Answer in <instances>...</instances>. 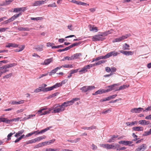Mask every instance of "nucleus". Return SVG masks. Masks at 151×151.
Listing matches in <instances>:
<instances>
[{"mask_svg":"<svg viewBox=\"0 0 151 151\" xmlns=\"http://www.w3.org/2000/svg\"><path fill=\"white\" fill-rule=\"evenodd\" d=\"M9 29L8 28H0V32H5L7 29Z\"/></svg>","mask_w":151,"mask_h":151,"instance_id":"69168bd1","label":"nucleus"},{"mask_svg":"<svg viewBox=\"0 0 151 151\" xmlns=\"http://www.w3.org/2000/svg\"><path fill=\"white\" fill-rule=\"evenodd\" d=\"M15 132H14V133L11 132L9 134L7 135L8 140H10L11 139V137L12 135H13L14 134H15Z\"/></svg>","mask_w":151,"mask_h":151,"instance_id":"5fc2aeb1","label":"nucleus"},{"mask_svg":"<svg viewBox=\"0 0 151 151\" xmlns=\"http://www.w3.org/2000/svg\"><path fill=\"white\" fill-rule=\"evenodd\" d=\"M25 47V46L24 45H22L21 47H19V49H16L15 50V52H19L22 51V50H24Z\"/></svg>","mask_w":151,"mask_h":151,"instance_id":"37998d69","label":"nucleus"},{"mask_svg":"<svg viewBox=\"0 0 151 151\" xmlns=\"http://www.w3.org/2000/svg\"><path fill=\"white\" fill-rule=\"evenodd\" d=\"M43 19V18L42 17H37L36 18L31 17V19L32 20H35L36 21L41 20Z\"/></svg>","mask_w":151,"mask_h":151,"instance_id":"ea45409f","label":"nucleus"},{"mask_svg":"<svg viewBox=\"0 0 151 151\" xmlns=\"http://www.w3.org/2000/svg\"><path fill=\"white\" fill-rule=\"evenodd\" d=\"M12 75V73H11L8 74L6 75L3 77L4 78H8L11 77Z\"/></svg>","mask_w":151,"mask_h":151,"instance_id":"603ef678","label":"nucleus"},{"mask_svg":"<svg viewBox=\"0 0 151 151\" xmlns=\"http://www.w3.org/2000/svg\"><path fill=\"white\" fill-rule=\"evenodd\" d=\"M58 94V93H55L54 94H52L51 95H50L48 96L47 97L48 99H51L52 97H54L55 96H56Z\"/></svg>","mask_w":151,"mask_h":151,"instance_id":"8fccbe9b","label":"nucleus"},{"mask_svg":"<svg viewBox=\"0 0 151 151\" xmlns=\"http://www.w3.org/2000/svg\"><path fill=\"white\" fill-rule=\"evenodd\" d=\"M129 37V35L127 34L125 35H123L120 37V40L122 41L125 39H126L128 37Z\"/></svg>","mask_w":151,"mask_h":151,"instance_id":"79ce46f5","label":"nucleus"},{"mask_svg":"<svg viewBox=\"0 0 151 151\" xmlns=\"http://www.w3.org/2000/svg\"><path fill=\"white\" fill-rule=\"evenodd\" d=\"M17 64L15 63H11L9 64H7L8 68L12 67L16 65Z\"/></svg>","mask_w":151,"mask_h":151,"instance_id":"13d9d810","label":"nucleus"},{"mask_svg":"<svg viewBox=\"0 0 151 151\" xmlns=\"http://www.w3.org/2000/svg\"><path fill=\"white\" fill-rule=\"evenodd\" d=\"M42 145L41 143H39L37 145H36L34 147L35 148H37L42 147Z\"/></svg>","mask_w":151,"mask_h":151,"instance_id":"338daca9","label":"nucleus"},{"mask_svg":"<svg viewBox=\"0 0 151 151\" xmlns=\"http://www.w3.org/2000/svg\"><path fill=\"white\" fill-rule=\"evenodd\" d=\"M27 9L26 7H23L21 8H14L13 10V12H18L22 13V12H24Z\"/></svg>","mask_w":151,"mask_h":151,"instance_id":"1a4fd4ad","label":"nucleus"},{"mask_svg":"<svg viewBox=\"0 0 151 151\" xmlns=\"http://www.w3.org/2000/svg\"><path fill=\"white\" fill-rule=\"evenodd\" d=\"M129 85H123L120 86L119 88H116V90H115V91L123 90L126 88H128L129 87Z\"/></svg>","mask_w":151,"mask_h":151,"instance_id":"f3484780","label":"nucleus"},{"mask_svg":"<svg viewBox=\"0 0 151 151\" xmlns=\"http://www.w3.org/2000/svg\"><path fill=\"white\" fill-rule=\"evenodd\" d=\"M22 14L21 12L20 13H19L18 14H16L14 15L12 17H11L10 18L12 22V21L15 19L16 18L18 17L20 15H21Z\"/></svg>","mask_w":151,"mask_h":151,"instance_id":"412c9836","label":"nucleus"},{"mask_svg":"<svg viewBox=\"0 0 151 151\" xmlns=\"http://www.w3.org/2000/svg\"><path fill=\"white\" fill-rule=\"evenodd\" d=\"M21 119L20 117H18L17 118H14L12 119L9 120V124H10L11 122L18 121Z\"/></svg>","mask_w":151,"mask_h":151,"instance_id":"4c0bfd02","label":"nucleus"},{"mask_svg":"<svg viewBox=\"0 0 151 151\" xmlns=\"http://www.w3.org/2000/svg\"><path fill=\"white\" fill-rule=\"evenodd\" d=\"M54 86L55 88H57L61 86H62V83H57Z\"/></svg>","mask_w":151,"mask_h":151,"instance_id":"052dcab7","label":"nucleus"},{"mask_svg":"<svg viewBox=\"0 0 151 151\" xmlns=\"http://www.w3.org/2000/svg\"><path fill=\"white\" fill-rule=\"evenodd\" d=\"M79 69H77L72 70H70V72H71V74H73L77 73L78 72V70Z\"/></svg>","mask_w":151,"mask_h":151,"instance_id":"bf43d9fd","label":"nucleus"},{"mask_svg":"<svg viewBox=\"0 0 151 151\" xmlns=\"http://www.w3.org/2000/svg\"><path fill=\"white\" fill-rule=\"evenodd\" d=\"M151 134V132L150 131V130L148 131H145L144 132L143 135L144 136H147V135H150Z\"/></svg>","mask_w":151,"mask_h":151,"instance_id":"09e8293b","label":"nucleus"},{"mask_svg":"<svg viewBox=\"0 0 151 151\" xmlns=\"http://www.w3.org/2000/svg\"><path fill=\"white\" fill-rule=\"evenodd\" d=\"M120 52L121 53L123 54L126 55H132L134 54V52L131 51H124L123 50H121L120 51Z\"/></svg>","mask_w":151,"mask_h":151,"instance_id":"4468645a","label":"nucleus"},{"mask_svg":"<svg viewBox=\"0 0 151 151\" xmlns=\"http://www.w3.org/2000/svg\"><path fill=\"white\" fill-rule=\"evenodd\" d=\"M66 60H73L72 56H71L70 57L66 56L63 59L61 60L60 61H64Z\"/></svg>","mask_w":151,"mask_h":151,"instance_id":"58836bf2","label":"nucleus"},{"mask_svg":"<svg viewBox=\"0 0 151 151\" xmlns=\"http://www.w3.org/2000/svg\"><path fill=\"white\" fill-rule=\"evenodd\" d=\"M121 41V40H120V38L119 37L115 38V39L112 42L113 43H115L117 42H119Z\"/></svg>","mask_w":151,"mask_h":151,"instance_id":"680f3d73","label":"nucleus"},{"mask_svg":"<svg viewBox=\"0 0 151 151\" xmlns=\"http://www.w3.org/2000/svg\"><path fill=\"white\" fill-rule=\"evenodd\" d=\"M51 127H47L44 129L42 130L40 132H37V134H41V133H43L45 132L46 131H47L49 129H50L51 128Z\"/></svg>","mask_w":151,"mask_h":151,"instance_id":"f704fd0d","label":"nucleus"},{"mask_svg":"<svg viewBox=\"0 0 151 151\" xmlns=\"http://www.w3.org/2000/svg\"><path fill=\"white\" fill-rule=\"evenodd\" d=\"M37 132H38V131H34L32 132H31V133H28L26 135V137H28L31 136H32V135L34 134H35L36 133H37Z\"/></svg>","mask_w":151,"mask_h":151,"instance_id":"a18cd8bd","label":"nucleus"},{"mask_svg":"<svg viewBox=\"0 0 151 151\" xmlns=\"http://www.w3.org/2000/svg\"><path fill=\"white\" fill-rule=\"evenodd\" d=\"M36 142L35 138L29 140L28 141L26 142L25 144L27 145L29 144H31L33 143H35Z\"/></svg>","mask_w":151,"mask_h":151,"instance_id":"7c9ffc66","label":"nucleus"},{"mask_svg":"<svg viewBox=\"0 0 151 151\" xmlns=\"http://www.w3.org/2000/svg\"><path fill=\"white\" fill-rule=\"evenodd\" d=\"M53 61V58H51L49 59L45 60L44 62L42 63L41 64L42 65H47L49 64L50 63Z\"/></svg>","mask_w":151,"mask_h":151,"instance_id":"ddd939ff","label":"nucleus"},{"mask_svg":"<svg viewBox=\"0 0 151 151\" xmlns=\"http://www.w3.org/2000/svg\"><path fill=\"white\" fill-rule=\"evenodd\" d=\"M129 45L127 43H125L123 45V49L124 50H129Z\"/></svg>","mask_w":151,"mask_h":151,"instance_id":"a19ab883","label":"nucleus"},{"mask_svg":"<svg viewBox=\"0 0 151 151\" xmlns=\"http://www.w3.org/2000/svg\"><path fill=\"white\" fill-rule=\"evenodd\" d=\"M73 65L71 64H65L63 65V67L65 68H72L73 67Z\"/></svg>","mask_w":151,"mask_h":151,"instance_id":"c03bdc74","label":"nucleus"},{"mask_svg":"<svg viewBox=\"0 0 151 151\" xmlns=\"http://www.w3.org/2000/svg\"><path fill=\"white\" fill-rule=\"evenodd\" d=\"M12 22V21L11 19H10V18L9 19H7V20H6V21H4V22H3V24H7L8 23H9Z\"/></svg>","mask_w":151,"mask_h":151,"instance_id":"6e6d98bb","label":"nucleus"},{"mask_svg":"<svg viewBox=\"0 0 151 151\" xmlns=\"http://www.w3.org/2000/svg\"><path fill=\"white\" fill-rule=\"evenodd\" d=\"M111 108H109L107 110L103 111L101 113L103 114H106L107 113H109V112H111Z\"/></svg>","mask_w":151,"mask_h":151,"instance_id":"3c124183","label":"nucleus"},{"mask_svg":"<svg viewBox=\"0 0 151 151\" xmlns=\"http://www.w3.org/2000/svg\"><path fill=\"white\" fill-rule=\"evenodd\" d=\"M82 54L81 53H77L75 54L72 56L73 60L79 58L80 56Z\"/></svg>","mask_w":151,"mask_h":151,"instance_id":"aec40b11","label":"nucleus"},{"mask_svg":"<svg viewBox=\"0 0 151 151\" xmlns=\"http://www.w3.org/2000/svg\"><path fill=\"white\" fill-rule=\"evenodd\" d=\"M24 132V129H22L20 131H19L17 132L16 133V134L14 136L15 137H17L19 136H20V135L22 134Z\"/></svg>","mask_w":151,"mask_h":151,"instance_id":"393cba45","label":"nucleus"},{"mask_svg":"<svg viewBox=\"0 0 151 151\" xmlns=\"http://www.w3.org/2000/svg\"><path fill=\"white\" fill-rule=\"evenodd\" d=\"M57 71L55 69V68L53 70H52L50 72L49 75L51 76L52 74H55Z\"/></svg>","mask_w":151,"mask_h":151,"instance_id":"774afa93","label":"nucleus"},{"mask_svg":"<svg viewBox=\"0 0 151 151\" xmlns=\"http://www.w3.org/2000/svg\"><path fill=\"white\" fill-rule=\"evenodd\" d=\"M25 101L21 100L18 102L13 101L12 102L11 104L12 105H17L23 104Z\"/></svg>","mask_w":151,"mask_h":151,"instance_id":"b1692460","label":"nucleus"},{"mask_svg":"<svg viewBox=\"0 0 151 151\" xmlns=\"http://www.w3.org/2000/svg\"><path fill=\"white\" fill-rule=\"evenodd\" d=\"M9 119H8L7 118L0 117V122H5L6 124H9Z\"/></svg>","mask_w":151,"mask_h":151,"instance_id":"c85d7f7f","label":"nucleus"},{"mask_svg":"<svg viewBox=\"0 0 151 151\" xmlns=\"http://www.w3.org/2000/svg\"><path fill=\"white\" fill-rule=\"evenodd\" d=\"M54 88H55L54 86H53L50 87L44 88L43 91H44V92H47L48 91L52 90Z\"/></svg>","mask_w":151,"mask_h":151,"instance_id":"a878e982","label":"nucleus"},{"mask_svg":"<svg viewBox=\"0 0 151 151\" xmlns=\"http://www.w3.org/2000/svg\"><path fill=\"white\" fill-rule=\"evenodd\" d=\"M95 88L94 86H85L80 88L82 92L85 93L88 91H90L93 90Z\"/></svg>","mask_w":151,"mask_h":151,"instance_id":"f03ea898","label":"nucleus"},{"mask_svg":"<svg viewBox=\"0 0 151 151\" xmlns=\"http://www.w3.org/2000/svg\"><path fill=\"white\" fill-rule=\"evenodd\" d=\"M118 136L113 135L111 139H109L108 141L107 142H114V139L118 137Z\"/></svg>","mask_w":151,"mask_h":151,"instance_id":"473e14b6","label":"nucleus"},{"mask_svg":"<svg viewBox=\"0 0 151 151\" xmlns=\"http://www.w3.org/2000/svg\"><path fill=\"white\" fill-rule=\"evenodd\" d=\"M78 5H82V6H89V4H87V3H84V2H81L80 1H79V2Z\"/></svg>","mask_w":151,"mask_h":151,"instance_id":"864d4df0","label":"nucleus"},{"mask_svg":"<svg viewBox=\"0 0 151 151\" xmlns=\"http://www.w3.org/2000/svg\"><path fill=\"white\" fill-rule=\"evenodd\" d=\"M143 110V108H134L130 110V112L132 113H139Z\"/></svg>","mask_w":151,"mask_h":151,"instance_id":"f8f14e48","label":"nucleus"},{"mask_svg":"<svg viewBox=\"0 0 151 151\" xmlns=\"http://www.w3.org/2000/svg\"><path fill=\"white\" fill-rule=\"evenodd\" d=\"M62 107L65 109V107L69 106L68 103V102H65L61 105Z\"/></svg>","mask_w":151,"mask_h":151,"instance_id":"de8ad7c7","label":"nucleus"},{"mask_svg":"<svg viewBox=\"0 0 151 151\" xmlns=\"http://www.w3.org/2000/svg\"><path fill=\"white\" fill-rule=\"evenodd\" d=\"M18 46L19 45L13 43H10L7 44V45L6 46V47L8 48L11 47L16 48L18 47Z\"/></svg>","mask_w":151,"mask_h":151,"instance_id":"2eb2a0df","label":"nucleus"},{"mask_svg":"<svg viewBox=\"0 0 151 151\" xmlns=\"http://www.w3.org/2000/svg\"><path fill=\"white\" fill-rule=\"evenodd\" d=\"M44 47V46L43 45H38L37 47L36 48V49L37 51H41L43 50V48Z\"/></svg>","mask_w":151,"mask_h":151,"instance_id":"e433bc0d","label":"nucleus"},{"mask_svg":"<svg viewBox=\"0 0 151 151\" xmlns=\"http://www.w3.org/2000/svg\"><path fill=\"white\" fill-rule=\"evenodd\" d=\"M119 54V53L116 52L115 51H111L105 55L106 58H108L110 57L113 56L114 57L116 56Z\"/></svg>","mask_w":151,"mask_h":151,"instance_id":"0eeeda50","label":"nucleus"},{"mask_svg":"<svg viewBox=\"0 0 151 151\" xmlns=\"http://www.w3.org/2000/svg\"><path fill=\"white\" fill-rule=\"evenodd\" d=\"M139 124L144 125H148L150 124V122L149 121H147L145 120H140L139 121Z\"/></svg>","mask_w":151,"mask_h":151,"instance_id":"dca6fc26","label":"nucleus"},{"mask_svg":"<svg viewBox=\"0 0 151 151\" xmlns=\"http://www.w3.org/2000/svg\"><path fill=\"white\" fill-rule=\"evenodd\" d=\"M104 93H105L104 90L100 89L96 92L95 93V94L97 95L98 94H100Z\"/></svg>","mask_w":151,"mask_h":151,"instance_id":"c9c22d12","label":"nucleus"},{"mask_svg":"<svg viewBox=\"0 0 151 151\" xmlns=\"http://www.w3.org/2000/svg\"><path fill=\"white\" fill-rule=\"evenodd\" d=\"M47 1V0L37 1L33 3L32 5L34 6H40L42 4H44L45 3H46V1Z\"/></svg>","mask_w":151,"mask_h":151,"instance_id":"9b49d317","label":"nucleus"},{"mask_svg":"<svg viewBox=\"0 0 151 151\" xmlns=\"http://www.w3.org/2000/svg\"><path fill=\"white\" fill-rule=\"evenodd\" d=\"M96 127L93 125L91 126V127H83L82 128L83 129H87V130H92L94 129H96Z\"/></svg>","mask_w":151,"mask_h":151,"instance_id":"2f4dec72","label":"nucleus"},{"mask_svg":"<svg viewBox=\"0 0 151 151\" xmlns=\"http://www.w3.org/2000/svg\"><path fill=\"white\" fill-rule=\"evenodd\" d=\"M81 43V42H79L78 43H75L70 45V46H71V48H72L74 47L77 46H78V45H80Z\"/></svg>","mask_w":151,"mask_h":151,"instance_id":"4d7b16f0","label":"nucleus"},{"mask_svg":"<svg viewBox=\"0 0 151 151\" xmlns=\"http://www.w3.org/2000/svg\"><path fill=\"white\" fill-rule=\"evenodd\" d=\"M119 85L118 84H114L107 86V87L108 88L106 90H104L105 93L111 91L112 90H114L115 91L116 89L114 88L115 86Z\"/></svg>","mask_w":151,"mask_h":151,"instance_id":"9d476101","label":"nucleus"},{"mask_svg":"<svg viewBox=\"0 0 151 151\" xmlns=\"http://www.w3.org/2000/svg\"><path fill=\"white\" fill-rule=\"evenodd\" d=\"M78 100H79V99L78 98H74L72 100L68 101L67 102L68 103L69 105L70 106L72 105L74 103V101H77Z\"/></svg>","mask_w":151,"mask_h":151,"instance_id":"bb28decb","label":"nucleus"},{"mask_svg":"<svg viewBox=\"0 0 151 151\" xmlns=\"http://www.w3.org/2000/svg\"><path fill=\"white\" fill-rule=\"evenodd\" d=\"M100 146L102 147L106 148L107 149H116L118 146V145L115 144V145H110L108 144H101L100 145Z\"/></svg>","mask_w":151,"mask_h":151,"instance_id":"f257e3e1","label":"nucleus"},{"mask_svg":"<svg viewBox=\"0 0 151 151\" xmlns=\"http://www.w3.org/2000/svg\"><path fill=\"white\" fill-rule=\"evenodd\" d=\"M92 67V65H87L85 66L78 71L79 72L80 74H82L87 72V69H90V68Z\"/></svg>","mask_w":151,"mask_h":151,"instance_id":"20e7f679","label":"nucleus"},{"mask_svg":"<svg viewBox=\"0 0 151 151\" xmlns=\"http://www.w3.org/2000/svg\"><path fill=\"white\" fill-rule=\"evenodd\" d=\"M52 110V109L51 108H50L49 109V111H45L44 112H43V110L42 109H40L38 110L37 112V113L38 114V115L39 116H42L43 115H45L47 114H49L50 113V112Z\"/></svg>","mask_w":151,"mask_h":151,"instance_id":"423d86ee","label":"nucleus"},{"mask_svg":"<svg viewBox=\"0 0 151 151\" xmlns=\"http://www.w3.org/2000/svg\"><path fill=\"white\" fill-rule=\"evenodd\" d=\"M90 30L91 31H93L95 32H97L98 31V28L96 27H92L91 25H89Z\"/></svg>","mask_w":151,"mask_h":151,"instance_id":"5701e85b","label":"nucleus"},{"mask_svg":"<svg viewBox=\"0 0 151 151\" xmlns=\"http://www.w3.org/2000/svg\"><path fill=\"white\" fill-rule=\"evenodd\" d=\"M113 31V30L112 29H110V30H108L107 31H106L105 32H104L103 33V35L104 36H106L109 34H111L112 33Z\"/></svg>","mask_w":151,"mask_h":151,"instance_id":"c756f323","label":"nucleus"},{"mask_svg":"<svg viewBox=\"0 0 151 151\" xmlns=\"http://www.w3.org/2000/svg\"><path fill=\"white\" fill-rule=\"evenodd\" d=\"M137 121H135L134 122H127L126 123V124L128 126H132L133 125L135 124L137 125Z\"/></svg>","mask_w":151,"mask_h":151,"instance_id":"cd10ccee","label":"nucleus"},{"mask_svg":"<svg viewBox=\"0 0 151 151\" xmlns=\"http://www.w3.org/2000/svg\"><path fill=\"white\" fill-rule=\"evenodd\" d=\"M106 57L105 56H105H99L96 58V61H98V60H100L101 59H106Z\"/></svg>","mask_w":151,"mask_h":151,"instance_id":"49530a36","label":"nucleus"},{"mask_svg":"<svg viewBox=\"0 0 151 151\" xmlns=\"http://www.w3.org/2000/svg\"><path fill=\"white\" fill-rule=\"evenodd\" d=\"M119 144H123L125 145H128L129 146L130 144H131L132 143V142L130 141L123 140L119 142Z\"/></svg>","mask_w":151,"mask_h":151,"instance_id":"a211bd4d","label":"nucleus"},{"mask_svg":"<svg viewBox=\"0 0 151 151\" xmlns=\"http://www.w3.org/2000/svg\"><path fill=\"white\" fill-rule=\"evenodd\" d=\"M103 35H97L93 36L92 40L93 41H102L104 40L103 37Z\"/></svg>","mask_w":151,"mask_h":151,"instance_id":"39448f33","label":"nucleus"},{"mask_svg":"<svg viewBox=\"0 0 151 151\" xmlns=\"http://www.w3.org/2000/svg\"><path fill=\"white\" fill-rule=\"evenodd\" d=\"M44 88H42V87H39V88L36 89L34 90V92L35 93H38L41 91L44 92L43 90Z\"/></svg>","mask_w":151,"mask_h":151,"instance_id":"72a5a7b5","label":"nucleus"},{"mask_svg":"<svg viewBox=\"0 0 151 151\" xmlns=\"http://www.w3.org/2000/svg\"><path fill=\"white\" fill-rule=\"evenodd\" d=\"M48 7H55L57 6V5L55 2H54L52 4H50L47 5Z\"/></svg>","mask_w":151,"mask_h":151,"instance_id":"e2e57ef3","label":"nucleus"},{"mask_svg":"<svg viewBox=\"0 0 151 151\" xmlns=\"http://www.w3.org/2000/svg\"><path fill=\"white\" fill-rule=\"evenodd\" d=\"M32 28L29 29L27 27L24 28L22 27H20L17 28V29L20 31H29Z\"/></svg>","mask_w":151,"mask_h":151,"instance_id":"4be33fe9","label":"nucleus"},{"mask_svg":"<svg viewBox=\"0 0 151 151\" xmlns=\"http://www.w3.org/2000/svg\"><path fill=\"white\" fill-rule=\"evenodd\" d=\"M116 149H117V150H122L126 149V147H122L119 148V145H118V146Z\"/></svg>","mask_w":151,"mask_h":151,"instance_id":"0e129e2a","label":"nucleus"},{"mask_svg":"<svg viewBox=\"0 0 151 151\" xmlns=\"http://www.w3.org/2000/svg\"><path fill=\"white\" fill-rule=\"evenodd\" d=\"M132 129L135 131H142L144 128L142 127H136L132 128Z\"/></svg>","mask_w":151,"mask_h":151,"instance_id":"6ab92c4d","label":"nucleus"},{"mask_svg":"<svg viewBox=\"0 0 151 151\" xmlns=\"http://www.w3.org/2000/svg\"><path fill=\"white\" fill-rule=\"evenodd\" d=\"M65 109L63 108L61 105L57 106L53 109V111L52 112V113H59L64 111Z\"/></svg>","mask_w":151,"mask_h":151,"instance_id":"7ed1b4c3","label":"nucleus"},{"mask_svg":"<svg viewBox=\"0 0 151 151\" xmlns=\"http://www.w3.org/2000/svg\"><path fill=\"white\" fill-rule=\"evenodd\" d=\"M147 148V146L146 144H143L136 148L135 151H144Z\"/></svg>","mask_w":151,"mask_h":151,"instance_id":"6e6552de","label":"nucleus"}]
</instances>
